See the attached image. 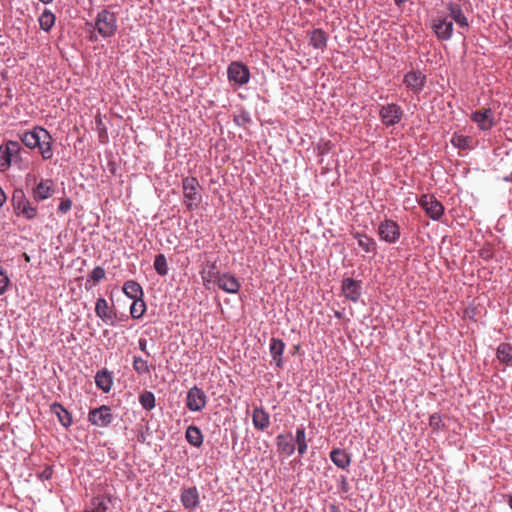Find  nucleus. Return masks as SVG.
I'll return each instance as SVG.
<instances>
[{
  "label": "nucleus",
  "mask_w": 512,
  "mask_h": 512,
  "mask_svg": "<svg viewBox=\"0 0 512 512\" xmlns=\"http://www.w3.org/2000/svg\"><path fill=\"white\" fill-rule=\"evenodd\" d=\"M354 237L357 239L358 246L366 253L374 252L376 250V242L373 238L359 232H356Z\"/></svg>",
  "instance_id": "31"
},
{
  "label": "nucleus",
  "mask_w": 512,
  "mask_h": 512,
  "mask_svg": "<svg viewBox=\"0 0 512 512\" xmlns=\"http://www.w3.org/2000/svg\"><path fill=\"white\" fill-rule=\"evenodd\" d=\"M252 422L257 430L264 431L270 426V416L263 408L256 407L252 412Z\"/></svg>",
  "instance_id": "23"
},
{
  "label": "nucleus",
  "mask_w": 512,
  "mask_h": 512,
  "mask_svg": "<svg viewBox=\"0 0 512 512\" xmlns=\"http://www.w3.org/2000/svg\"><path fill=\"white\" fill-rule=\"evenodd\" d=\"M441 424V418L439 415L434 414L430 417V426H432L434 429H438Z\"/></svg>",
  "instance_id": "45"
},
{
  "label": "nucleus",
  "mask_w": 512,
  "mask_h": 512,
  "mask_svg": "<svg viewBox=\"0 0 512 512\" xmlns=\"http://www.w3.org/2000/svg\"><path fill=\"white\" fill-rule=\"evenodd\" d=\"M508 504H509V507L512 509V496H509Z\"/></svg>",
  "instance_id": "48"
},
{
  "label": "nucleus",
  "mask_w": 512,
  "mask_h": 512,
  "mask_svg": "<svg viewBox=\"0 0 512 512\" xmlns=\"http://www.w3.org/2000/svg\"><path fill=\"white\" fill-rule=\"evenodd\" d=\"M342 292L345 298L357 302L361 296V284L352 278H345L342 281Z\"/></svg>",
  "instance_id": "12"
},
{
  "label": "nucleus",
  "mask_w": 512,
  "mask_h": 512,
  "mask_svg": "<svg viewBox=\"0 0 512 512\" xmlns=\"http://www.w3.org/2000/svg\"><path fill=\"white\" fill-rule=\"evenodd\" d=\"M139 401L146 410H151L155 407V396L152 392L146 391L142 393Z\"/></svg>",
  "instance_id": "39"
},
{
  "label": "nucleus",
  "mask_w": 512,
  "mask_h": 512,
  "mask_svg": "<svg viewBox=\"0 0 512 512\" xmlns=\"http://www.w3.org/2000/svg\"><path fill=\"white\" fill-rule=\"evenodd\" d=\"M419 205L426 214L433 220H438L444 213L443 205L433 196L424 194L419 200Z\"/></svg>",
  "instance_id": "6"
},
{
  "label": "nucleus",
  "mask_w": 512,
  "mask_h": 512,
  "mask_svg": "<svg viewBox=\"0 0 512 512\" xmlns=\"http://www.w3.org/2000/svg\"><path fill=\"white\" fill-rule=\"evenodd\" d=\"M377 233L380 240L389 244L396 243L401 236L399 225L392 219H385L381 221L378 226Z\"/></svg>",
  "instance_id": "4"
},
{
  "label": "nucleus",
  "mask_w": 512,
  "mask_h": 512,
  "mask_svg": "<svg viewBox=\"0 0 512 512\" xmlns=\"http://www.w3.org/2000/svg\"><path fill=\"white\" fill-rule=\"evenodd\" d=\"M306 2H310L311 0H305Z\"/></svg>",
  "instance_id": "51"
},
{
  "label": "nucleus",
  "mask_w": 512,
  "mask_h": 512,
  "mask_svg": "<svg viewBox=\"0 0 512 512\" xmlns=\"http://www.w3.org/2000/svg\"><path fill=\"white\" fill-rule=\"evenodd\" d=\"M133 369L138 374H147L150 372L147 361L138 356H134L133 358Z\"/></svg>",
  "instance_id": "40"
},
{
  "label": "nucleus",
  "mask_w": 512,
  "mask_h": 512,
  "mask_svg": "<svg viewBox=\"0 0 512 512\" xmlns=\"http://www.w3.org/2000/svg\"><path fill=\"white\" fill-rule=\"evenodd\" d=\"M24 152L18 141L8 140L0 146V172L7 171L13 164L22 168L21 154Z\"/></svg>",
  "instance_id": "1"
},
{
  "label": "nucleus",
  "mask_w": 512,
  "mask_h": 512,
  "mask_svg": "<svg viewBox=\"0 0 512 512\" xmlns=\"http://www.w3.org/2000/svg\"><path fill=\"white\" fill-rule=\"evenodd\" d=\"M332 462L339 468L345 469L350 465L351 457L343 449H333L330 452Z\"/></svg>",
  "instance_id": "27"
},
{
  "label": "nucleus",
  "mask_w": 512,
  "mask_h": 512,
  "mask_svg": "<svg viewBox=\"0 0 512 512\" xmlns=\"http://www.w3.org/2000/svg\"><path fill=\"white\" fill-rule=\"evenodd\" d=\"M95 383L104 392H109L113 384L112 376L106 370L99 371L95 376Z\"/></svg>",
  "instance_id": "30"
},
{
  "label": "nucleus",
  "mask_w": 512,
  "mask_h": 512,
  "mask_svg": "<svg viewBox=\"0 0 512 512\" xmlns=\"http://www.w3.org/2000/svg\"><path fill=\"white\" fill-rule=\"evenodd\" d=\"M186 439L189 444L194 447H200L203 443V435L201 430L196 426H189L186 430Z\"/></svg>",
  "instance_id": "32"
},
{
  "label": "nucleus",
  "mask_w": 512,
  "mask_h": 512,
  "mask_svg": "<svg viewBox=\"0 0 512 512\" xmlns=\"http://www.w3.org/2000/svg\"><path fill=\"white\" fill-rule=\"evenodd\" d=\"M9 284V278L4 271L0 269V295L5 293Z\"/></svg>",
  "instance_id": "43"
},
{
  "label": "nucleus",
  "mask_w": 512,
  "mask_h": 512,
  "mask_svg": "<svg viewBox=\"0 0 512 512\" xmlns=\"http://www.w3.org/2000/svg\"><path fill=\"white\" fill-rule=\"evenodd\" d=\"M342 489L347 492L348 491V483H347V480L346 478H343L342 480Z\"/></svg>",
  "instance_id": "47"
},
{
  "label": "nucleus",
  "mask_w": 512,
  "mask_h": 512,
  "mask_svg": "<svg viewBox=\"0 0 512 512\" xmlns=\"http://www.w3.org/2000/svg\"><path fill=\"white\" fill-rule=\"evenodd\" d=\"M72 207V201L69 199V198H66V199H63L59 206H58V210L59 212L61 213H67Z\"/></svg>",
  "instance_id": "44"
},
{
  "label": "nucleus",
  "mask_w": 512,
  "mask_h": 512,
  "mask_svg": "<svg viewBox=\"0 0 512 512\" xmlns=\"http://www.w3.org/2000/svg\"><path fill=\"white\" fill-rule=\"evenodd\" d=\"M327 40V33L322 29H314L309 33V44L315 49L324 50Z\"/></svg>",
  "instance_id": "25"
},
{
  "label": "nucleus",
  "mask_w": 512,
  "mask_h": 512,
  "mask_svg": "<svg viewBox=\"0 0 512 512\" xmlns=\"http://www.w3.org/2000/svg\"><path fill=\"white\" fill-rule=\"evenodd\" d=\"M472 142V139L467 136H463L461 134H453L451 138V143L453 146L459 148V149H468L470 148V144Z\"/></svg>",
  "instance_id": "37"
},
{
  "label": "nucleus",
  "mask_w": 512,
  "mask_h": 512,
  "mask_svg": "<svg viewBox=\"0 0 512 512\" xmlns=\"http://www.w3.org/2000/svg\"><path fill=\"white\" fill-rule=\"evenodd\" d=\"M139 349L145 353H147V340L144 338H140L138 341Z\"/></svg>",
  "instance_id": "46"
},
{
  "label": "nucleus",
  "mask_w": 512,
  "mask_h": 512,
  "mask_svg": "<svg viewBox=\"0 0 512 512\" xmlns=\"http://www.w3.org/2000/svg\"><path fill=\"white\" fill-rule=\"evenodd\" d=\"M497 359L505 363L506 365L512 364V345L508 343H502L497 348Z\"/></svg>",
  "instance_id": "33"
},
{
  "label": "nucleus",
  "mask_w": 512,
  "mask_h": 512,
  "mask_svg": "<svg viewBox=\"0 0 512 512\" xmlns=\"http://www.w3.org/2000/svg\"><path fill=\"white\" fill-rule=\"evenodd\" d=\"M56 17L49 9H45L40 15L38 21L40 28L46 32L50 31L55 24Z\"/></svg>",
  "instance_id": "34"
},
{
  "label": "nucleus",
  "mask_w": 512,
  "mask_h": 512,
  "mask_svg": "<svg viewBox=\"0 0 512 512\" xmlns=\"http://www.w3.org/2000/svg\"><path fill=\"white\" fill-rule=\"evenodd\" d=\"M200 275L205 287L209 288L211 283H216L217 277L220 276L216 262L207 263L200 271Z\"/></svg>",
  "instance_id": "24"
},
{
  "label": "nucleus",
  "mask_w": 512,
  "mask_h": 512,
  "mask_svg": "<svg viewBox=\"0 0 512 512\" xmlns=\"http://www.w3.org/2000/svg\"><path fill=\"white\" fill-rule=\"evenodd\" d=\"M105 277V270L100 267V266H97L95 267L92 272H91V275H90V278L94 281V282H99L100 280H102L103 278Z\"/></svg>",
  "instance_id": "42"
},
{
  "label": "nucleus",
  "mask_w": 512,
  "mask_h": 512,
  "mask_svg": "<svg viewBox=\"0 0 512 512\" xmlns=\"http://www.w3.org/2000/svg\"><path fill=\"white\" fill-rule=\"evenodd\" d=\"M470 119L482 131L490 130L495 125L494 115L490 108H483L473 112Z\"/></svg>",
  "instance_id": "9"
},
{
  "label": "nucleus",
  "mask_w": 512,
  "mask_h": 512,
  "mask_svg": "<svg viewBox=\"0 0 512 512\" xmlns=\"http://www.w3.org/2000/svg\"><path fill=\"white\" fill-rule=\"evenodd\" d=\"M331 509H332L333 512H338V508L335 505H332Z\"/></svg>",
  "instance_id": "50"
},
{
  "label": "nucleus",
  "mask_w": 512,
  "mask_h": 512,
  "mask_svg": "<svg viewBox=\"0 0 512 512\" xmlns=\"http://www.w3.org/2000/svg\"><path fill=\"white\" fill-rule=\"evenodd\" d=\"M51 413L58 418V421L64 426L69 427L72 424L70 413L59 403H53L50 406Z\"/></svg>",
  "instance_id": "26"
},
{
  "label": "nucleus",
  "mask_w": 512,
  "mask_h": 512,
  "mask_svg": "<svg viewBox=\"0 0 512 512\" xmlns=\"http://www.w3.org/2000/svg\"><path fill=\"white\" fill-rule=\"evenodd\" d=\"M40 2L44 3V4H49L51 3L53 0H39Z\"/></svg>",
  "instance_id": "49"
},
{
  "label": "nucleus",
  "mask_w": 512,
  "mask_h": 512,
  "mask_svg": "<svg viewBox=\"0 0 512 512\" xmlns=\"http://www.w3.org/2000/svg\"><path fill=\"white\" fill-rule=\"evenodd\" d=\"M96 315L101 318L105 323H109L112 320V311L108 305V302L104 298H99L95 305Z\"/></svg>",
  "instance_id": "29"
},
{
  "label": "nucleus",
  "mask_w": 512,
  "mask_h": 512,
  "mask_svg": "<svg viewBox=\"0 0 512 512\" xmlns=\"http://www.w3.org/2000/svg\"><path fill=\"white\" fill-rule=\"evenodd\" d=\"M432 29L438 39L449 40L453 34V22L446 16H439L433 20Z\"/></svg>",
  "instance_id": "10"
},
{
  "label": "nucleus",
  "mask_w": 512,
  "mask_h": 512,
  "mask_svg": "<svg viewBox=\"0 0 512 512\" xmlns=\"http://www.w3.org/2000/svg\"><path fill=\"white\" fill-rule=\"evenodd\" d=\"M123 292L131 299L140 300L143 298V290L139 283L129 280L124 283Z\"/></svg>",
  "instance_id": "28"
},
{
  "label": "nucleus",
  "mask_w": 512,
  "mask_h": 512,
  "mask_svg": "<svg viewBox=\"0 0 512 512\" xmlns=\"http://www.w3.org/2000/svg\"><path fill=\"white\" fill-rule=\"evenodd\" d=\"M146 305L143 299L135 300L130 307V314L133 319H139L143 316Z\"/></svg>",
  "instance_id": "38"
},
{
  "label": "nucleus",
  "mask_w": 512,
  "mask_h": 512,
  "mask_svg": "<svg viewBox=\"0 0 512 512\" xmlns=\"http://www.w3.org/2000/svg\"><path fill=\"white\" fill-rule=\"evenodd\" d=\"M154 269L160 276H166L168 274V265L164 254L156 255L154 260Z\"/></svg>",
  "instance_id": "36"
},
{
  "label": "nucleus",
  "mask_w": 512,
  "mask_h": 512,
  "mask_svg": "<svg viewBox=\"0 0 512 512\" xmlns=\"http://www.w3.org/2000/svg\"><path fill=\"white\" fill-rule=\"evenodd\" d=\"M107 506L100 498H94L85 512H106Z\"/></svg>",
  "instance_id": "41"
},
{
  "label": "nucleus",
  "mask_w": 512,
  "mask_h": 512,
  "mask_svg": "<svg viewBox=\"0 0 512 512\" xmlns=\"http://www.w3.org/2000/svg\"><path fill=\"white\" fill-rule=\"evenodd\" d=\"M379 116L385 126H393L401 121L403 109L397 104L389 103L380 108Z\"/></svg>",
  "instance_id": "5"
},
{
  "label": "nucleus",
  "mask_w": 512,
  "mask_h": 512,
  "mask_svg": "<svg viewBox=\"0 0 512 512\" xmlns=\"http://www.w3.org/2000/svg\"><path fill=\"white\" fill-rule=\"evenodd\" d=\"M229 81L234 82L237 85H244L248 83L250 78V72L247 66L240 62H232L228 66L227 70Z\"/></svg>",
  "instance_id": "8"
},
{
  "label": "nucleus",
  "mask_w": 512,
  "mask_h": 512,
  "mask_svg": "<svg viewBox=\"0 0 512 512\" xmlns=\"http://www.w3.org/2000/svg\"><path fill=\"white\" fill-rule=\"evenodd\" d=\"M95 29L102 37H111L117 30V18L113 12L106 9L97 14Z\"/></svg>",
  "instance_id": "3"
},
{
  "label": "nucleus",
  "mask_w": 512,
  "mask_h": 512,
  "mask_svg": "<svg viewBox=\"0 0 512 512\" xmlns=\"http://www.w3.org/2000/svg\"><path fill=\"white\" fill-rule=\"evenodd\" d=\"M276 446L279 453L291 456L295 451L294 438L292 434H279L276 437Z\"/></svg>",
  "instance_id": "18"
},
{
  "label": "nucleus",
  "mask_w": 512,
  "mask_h": 512,
  "mask_svg": "<svg viewBox=\"0 0 512 512\" xmlns=\"http://www.w3.org/2000/svg\"><path fill=\"white\" fill-rule=\"evenodd\" d=\"M11 202L16 215H21L27 220L36 218L38 214L37 208L26 198L23 190H15L13 192Z\"/></svg>",
  "instance_id": "2"
},
{
  "label": "nucleus",
  "mask_w": 512,
  "mask_h": 512,
  "mask_svg": "<svg viewBox=\"0 0 512 512\" xmlns=\"http://www.w3.org/2000/svg\"><path fill=\"white\" fill-rule=\"evenodd\" d=\"M54 193V183L50 179H42L35 188L32 196L36 201H43L51 197Z\"/></svg>",
  "instance_id": "15"
},
{
  "label": "nucleus",
  "mask_w": 512,
  "mask_h": 512,
  "mask_svg": "<svg viewBox=\"0 0 512 512\" xmlns=\"http://www.w3.org/2000/svg\"><path fill=\"white\" fill-rule=\"evenodd\" d=\"M207 403V396L205 392L194 386L187 392L186 406L190 411L197 412L201 411Z\"/></svg>",
  "instance_id": "7"
},
{
  "label": "nucleus",
  "mask_w": 512,
  "mask_h": 512,
  "mask_svg": "<svg viewBox=\"0 0 512 512\" xmlns=\"http://www.w3.org/2000/svg\"><path fill=\"white\" fill-rule=\"evenodd\" d=\"M447 10H448V19L454 20L456 24L461 28H467L469 26L468 19L464 15L462 8L457 3H448L447 4Z\"/></svg>",
  "instance_id": "19"
},
{
  "label": "nucleus",
  "mask_w": 512,
  "mask_h": 512,
  "mask_svg": "<svg viewBox=\"0 0 512 512\" xmlns=\"http://www.w3.org/2000/svg\"><path fill=\"white\" fill-rule=\"evenodd\" d=\"M295 442L297 445V450L300 455H304L307 451L308 445L306 441V433L305 428L300 426L296 430Z\"/></svg>",
  "instance_id": "35"
},
{
  "label": "nucleus",
  "mask_w": 512,
  "mask_h": 512,
  "mask_svg": "<svg viewBox=\"0 0 512 512\" xmlns=\"http://www.w3.org/2000/svg\"><path fill=\"white\" fill-rule=\"evenodd\" d=\"M112 419L111 409L106 405L93 409L89 413V421L98 427L108 426Z\"/></svg>",
  "instance_id": "11"
},
{
  "label": "nucleus",
  "mask_w": 512,
  "mask_h": 512,
  "mask_svg": "<svg viewBox=\"0 0 512 512\" xmlns=\"http://www.w3.org/2000/svg\"><path fill=\"white\" fill-rule=\"evenodd\" d=\"M216 284L219 289L227 293L235 294L238 293L240 289V282L238 279L229 273H224L218 276Z\"/></svg>",
  "instance_id": "16"
},
{
  "label": "nucleus",
  "mask_w": 512,
  "mask_h": 512,
  "mask_svg": "<svg viewBox=\"0 0 512 512\" xmlns=\"http://www.w3.org/2000/svg\"><path fill=\"white\" fill-rule=\"evenodd\" d=\"M52 143V136L46 129H44L41 133L39 146L36 147L39 149V152L44 160H50L53 157Z\"/></svg>",
  "instance_id": "21"
},
{
  "label": "nucleus",
  "mask_w": 512,
  "mask_h": 512,
  "mask_svg": "<svg viewBox=\"0 0 512 512\" xmlns=\"http://www.w3.org/2000/svg\"><path fill=\"white\" fill-rule=\"evenodd\" d=\"M285 350V343L278 338H272L270 341V355L278 368L283 367L282 355Z\"/></svg>",
  "instance_id": "22"
},
{
  "label": "nucleus",
  "mask_w": 512,
  "mask_h": 512,
  "mask_svg": "<svg viewBox=\"0 0 512 512\" xmlns=\"http://www.w3.org/2000/svg\"><path fill=\"white\" fill-rule=\"evenodd\" d=\"M180 498L182 505L189 510L197 508L200 503L199 491L195 486L183 488Z\"/></svg>",
  "instance_id": "14"
},
{
  "label": "nucleus",
  "mask_w": 512,
  "mask_h": 512,
  "mask_svg": "<svg viewBox=\"0 0 512 512\" xmlns=\"http://www.w3.org/2000/svg\"><path fill=\"white\" fill-rule=\"evenodd\" d=\"M198 181L194 177H186L183 179V193L184 198L190 202L187 204L188 208L192 207V204L199 200L197 193Z\"/></svg>",
  "instance_id": "17"
},
{
  "label": "nucleus",
  "mask_w": 512,
  "mask_h": 512,
  "mask_svg": "<svg viewBox=\"0 0 512 512\" xmlns=\"http://www.w3.org/2000/svg\"><path fill=\"white\" fill-rule=\"evenodd\" d=\"M403 83L407 88L418 93L426 83V76L420 71H410L404 76Z\"/></svg>",
  "instance_id": "13"
},
{
  "label": "nucleus",
  "mask_w": 512,
  "mask_h": 512,
  "mask_svg": "<svg viewBox=\"0 0 512 512\" xmlns=\"http://www.w3.org/2000/svg\"><path fill=\"white\" fill-rule=\"evenodd\" d=\"M44 128L42 127H34L31 131H26L20 135V140L22 143L29 149H35L39 146V141L41 139V133Z\"/></svg>",
  "instance_id": "20"
}]
</instances>
